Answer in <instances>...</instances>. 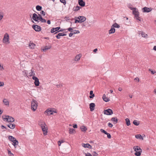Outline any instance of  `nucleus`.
I'll return each instance as SVG.
<instances>
[{
  "label": "nucleus",
  "mask_w": 156,
  "mask_h": 156,
  "mask_svg": "<svg viewBox=\"0 0 156 156\" xmlns=\"http://www.w3.org/2000/svg\"><path fill=\"white\" fill-rule=\"evenodd\" d=\"M93 156H98V154L96 151H94L93 152Z\"/></svg>",
  "instance_id": "45"
},
{
  "label": "nucleus",
  "mask_w": 156,
  "mask_h": 156,
  "mask_svg": "<svg viewBox=\"0 0 156 156\" xmlns=\"http://www.w3.org/2000/svg\"><path fill=\"white\" fill-rule=\"evenodd\" d=\"M100 131L101 132L104 133L105 134L107 132L106 131H105V130H104V129H100Z\"/></svg>",
  "instance_id": "46"
},
{
  "label": "nucleus",
  "mask_w": 156,
  "mask_h": 156,
  "mask_svg": "<svg viewBox=\"0 0 156 156\" xmlns=\"http://www.w3.org/2000/svg\"><path fill=\"white\" fill-rule=\"evenodd\" d=\"M77 18L80 21V23L85 21L86 19L85 17L81 16H79Z\"/></svg>",
  "instance_id": "11"
},
{
  "label": "nucleus",
  "mask_w": 156,
  "mask_h": 156,
  "mask_svg": "<svg viewBox=\"0 0 156 156\" xmlns=\"http://www.w3.org/2000/svg\"><path fill=\"white\" fill-rule=\"evenodd\" d=\"M78 4L81 7H84L85 6V3L83 0H79Z\"/></svg>",
  "instance_id": "16"
},
{
  "label": "nucleus",
  "mask_w": 156,
  "mask_h": 156,
  "mask_svg": "<svg viewBox=\"0 0 156 156\" xmlns=\"http://www.w3.org/2000/svg\"><path fill=\"white\" fill-rule=\"evenodd\" d=\"M66 34L63 33H58V35H60V36H66Z\"/></svg>",
  "instance_id": "44"
},
{
  "label": "nucleus",
  "mask_w": 156,
  "mask_h": 156,
  "mask_svg": "<svg viewBox=\"0 0 156 156\" xmlns=\"http://www.w3.org/2000/svg\"><path fill=\"white\" fill-rule=\"evenodd\" d=\"M80 128L82 131L85 132L87 130V128L84 126H81Z\"/></svg>",
  "instance_id": "28"
},
{
  "label": "nucleus",
  "mask_w": 156,
  "mask_h": 156,
  "mask_svg": "<svg viewBox=\"0 0 156 156\" xmlns=\"http://www.w3.org/2000/svg\"><path fill=\"white\" fill-rule=\"evenodd\" d=\"M53 113H56L57 112L53 110L52 108H49L47 109L44 112V113H47V115H50L53 114Z\"/></svg>",
  "instance_id": "5"
},
{
  "label": "nucleus",
  "mask_w": 156,
  "mask_h": 156,
  "mask_svg": "<svg viewBox=\"0 0 156 156\" xmlns=\"http://www.w3.org/2000/svg\"><path fill=\"white\" fill-rule=\"evenodd\" d=\"M12 142L13 143L12 145L14 146L15 148L16 147V145H18L19 144L18 141L16 139L12 140Z\"/></svg>",
  "instance_id": "14"
},
{
  "label": "nucleus",
  "mask_w": 156,
  "mask_h": 156,
  "mask_svg": "<svg viewBox=\"0 0 156 156\" xmlns=\"http://www.w3.org/2000/svg\"><path fill=\"white\" fill-rule=\"evenodd\" d=\"M75 23H80V21L79 20H78L77 19H75Z\"/></svg>",
  "instance_id": "56"
},
{
  "label": "nucleus",
  "mask_w": 156,
  "mask_h": 156,
  "mask_svg": "<svg viewBox=\"0 0 156 156\" xmlns=\"http://www.w3.org/2000/svg\"><path fill=\"white\" fill-rule=\"evenodd\" d=\"M134 15V18L136 19V18L139 17V12H137V13H136V14H135Z\"/></svg>",
  "instance_id": "40"
},
{
  "label": "nucleus",
  "mask_w": 156,
  "mask_h": 156,
  "mask_svg": "<svg viewBox=\"0 0 156 156\" xmlns=\"http://www.w3.org/2000/svg\"><path fill=\"white\" fill-rule=\"evenodd\" d=\"M105 134L107 135V137L108 139H110L111 138V134L107 132Z\"/></svg>",
  "instance_id": "43"
},
{
  "label": "nucleus",
  "mask_w": 156,
  "mask_h": 156,
  "mask_svg": "<svg viewBox=\"0 0 156 156\" xmlns=\"http://www.w3.org/2000/svg\"><path fill=\"white\" fill-rule=\"evenodd\" d=\"M111 120L113 122L114 124H116L118 122V120L116 117H112L111 119Z\"/></svg>",
  "instance_id": "19"
},
{
  "label": "nucleus",
  "mask_w": 156,
  "mask_h": 156,
  "mask_svg": "<svg viewBox=\"0 0 156 156\" xmlns=\"http://www.w3.org/2000/svg\"><path fill=\"white\" fill-rule=\"evenodd\" d=\"M81 8V7L80 6H76L75 7V9H74V11H77L79 10Z\"/></svg>",
  "instance_id": "38"
},
{
  "label": "nucleus",
  "mask_w": 156,
  "mask_h": 156,
  "mask_svg": "<svg viewBox=\"0 0 156 156\" xmlns=\"http://www.w3.org/2000/svg\"><path fill=\"white\" fill-rule=\"evenodd\" d=\"M2 118L4 121H7L8 122H12L15 120L13 117L9 115L2 116Z\"/></svg>",
  "instance_id": "2"
},
{
  "label": "nucleus",
  "mask_w": 156,
  "mask_h": 156,
  "mask_svg": "<svg viewBox=\"0 0 156 156\" xmlns=\"http://www.w3.org/2000/svg\"><path fill=\"white\" fill-rule=\"evenodd\" d=\"M149 70L151 72V74H154L156 72L155 71H152L151 69H149Z\"/></svg>",
  "instance_id": "53"
},
{
  "label": "nucleus",
  "mask_w": 156,
  "mask_h": 156,
  "mask_svg": "<svg viewBox=\"0 0 156 156\" xmlns=\"http://www.w3.org/2000/svg\"><path fill=\"white\" fill-rule=\"evenodd\" d=\"M6 125L8 127L12 129H14L16 126V125L14 124L11 123L7 124Z\"/></svg>",
  "instance_id": "17"
},
{
  "label": "nucleus",
  "mask_w": 156,
  "mask_h": 156,
  "mask_svg": "<svg viewBox=\"0 0 156 156\" xmlns=\"http://www.w3.org/2000/svg\"><path fill=\"white\" fill-rule=\"evenodd\" d=\"M83 153L85 154V156H92L91 154L87 152V153H85L84 152H83Z\"/></svg>",
  "instance_id": "39"
},
{
  "label": "nucleus",
  "mask_w": 156,
  "mask_h": 156,
  "mask_svg": "<svg viewBox=\"0 0 156 156\" xmlns=\"http://www.w3.org/2000/svg\"><path fill=\"white\" fill-rule=\"evenodd\" d=\"M47 23L48 24H51V20H47Z\"/></svg>",
  "instance_id": "63"
},
{
  "label": "nucleus",
  "mask_w": 156,
  "mask_h": 156,
  "mask_svg": "<svg viewBox=\"0 0 156 156\" xmlns=\"http://www.w3.org/2000/svg\"><path fill=\"white\" fill-rule=\"evenodd\" d=\"M42 7L41 6L37 5L36 6V9L38 11H40L41 10Z\"/></svg>",
  "instance_id": "34"
},
{
  "label": "nucleus",
  "mask_w": 156,
  "mask_h": 156,
  "mask_svg": "<svg viewBox=\"0 0 156 156\" xmlns=\"http://www.w3.org/2000/svg\"><path fill=\"white\" fill-rule=\"evenodd\" d=\"M9 36L7 33H6L4 35L3 39V42L6 44L10 43V41L9 40Z\"/></svg>",
  "instance_id": "4"
},
{
  "label": "nucleus",
  "mask_w": 156,
  "mask_h": 156,
  "mask_svg": "<svg viewBox=\"0 0 156 156\" xmlns=\"http://www.w3.org/2000/svg\"><path fill=\"white\" fill-rule=\"evenodd\" d=\"M38 15V17H39V18L40 19V20L41 18H42V17L41 15V14H38V15Z\"/></svg>",
  "instance_id": "57"
},
{
  "label": "nucleus",
  "mask_w": 156,
  "mask_h": 156,
  "mask_svg": "<svg viewBox=\"0 0 156 156\" xmlns=\"http://www.w3.org/2000/svg\"><path fill=\"white\" fill-rule=\"evenodd\" d=\"M151 9L150 8H148L146 7H144L142 9L143 12H149L151 11Z\"/></svg>",
  "instance_id": "9"
},
{
  "label": "nucleus",
  "mask_w": 156,
  "mask_h": 156,
  "mask_svg": "<svg viewBox=\"0 0 156 156\" xmlns=\"http://www.w3.org/2000/svg\"><path fill=\"white\" fill-rule=\"evenodd\" d=\"M39 125L41 127L43 134L44 135L47 134L48 128L44 122H42L39 123Z\"/></svg>",
  "instance_id": "1"
},
{
  "label": "nucleus",
  "mask_w": 156,
  "mask_h": 156,
  "mask_svg": "<svg viewBox=\"0 0 156 156\" xmlns=\"http://www.w3.org/2000/svg\"><path fill=\"white\" fill-rule=\"evenodd\" d=\"M41 12H40V13L41 14H42L43 16H45V13L44 12L43 10H41Z\"/></svg>",
  "instance_id": "51"
},
{
  "label": "nucleus",
  "mask_w": 156,
  "mask_h": 156,
  "mask_svg": "<svg viewBox=\"0 0 156 156\" xmlns=\"http://www.w3.org/2000/svg\"><path fill=\"white\" fill-rule=\"evenodd\" d=\"M3 101L5 105H9V102L7 99L5 98L4 99Z\"/></svg>",
  "instance_id": "26"
},
{
  "label": "nucleus",
  "mask_w": 156,
  "mask_h": 156,
  "mask_svg": "<svg viewBox=\"0 0 156 156\" xmlns=\"http://www.w3.org/2000/svg\"><path fill=\"white\" fill-rule=\"evenodd\" d=\"M29 46L31 48L33 49L34 48V47L35 46V44L33 43H30L29 44Z\"/></svg>",
  "instance_id": "36"
},
{
  "label": "nucleus",
  "mask_w": 156,
  "mask_h": 156,
  "mask_svg": "<svg viewBox=\"0 0 156 156\" xmlns=\"http://www.w3.org/2000/svg\"><path fill=\"white\" fill-rule=\"evenodd\" d=\"M102 98L103 100L106 102H108L110 101V99L106 97V95L105 94L103 95Z\"/></svg>",
  "instance_id": "20"
},
{
  "label": "nucleus",
  "mask_w": 156,
  "mask_h": 156,
  "mask_svg": "<svg viewBox=\"0 0 156 156\" xmlns=\"http://www.w3.org/2000/svg\"><path fill=\"white\" fill-rule=\"evenodd\" d=\"M131 10H133V14L134 15L135 14H136L138 12L137 9L136 8H133V9H131Z\"/></svg>",
  "instance_id": "25"
},
{
  "label": "nucleus",
  "mask_w": 156,
  "mask_h": 156,
  "mask_svg": "<svg viewBox=\"0 0 156 156\" xmlns=\"http://www.w3.org/2000/svg\"><path fill=\"white\" fill-rule=\"evenodd\" d=\"M60 29V27H58L55 28H52L51 30V33H53L57 31H58Z\"/></svg>",
  "instance_id": "13"
},
{
  "label": "nucleus",
  "mask_w": 156,
  "mask_h": 156,
  "mask_svg": "<svg viewBox=\"0 0 156 156\" xmlns=\"http://www.w3.org/2000/svg\"><path fill=\"white\" fill-rule=\"evenodd\" d=\"M70 32H72L73 31V28L72 27H69L67 29Z\"/></svg>",
  "instance_id": "49"
},
{
  "label": "nucleus",
  "mask_w": 156,
  "mask_h": 156,
  "mask_svg": "<svg viewBox=\"0 0 156 156\" xmlns=\"http://www.w3.org/2000/svg\"><path fill=\"white\" fill-rule=\"evenodd\" d=\"M133 123L135 126H137L140 124V122L137 120H134L133 121Z\"/></svg>",
  "instance_id": "31"
},
{
  "label": "nucleus",
  "mask_w": 156,
  "mask_h": 156,
  "mask_svg": "<svg viewBox=\"0 0 156 156\" xmlns=\"http://www.w3.org/2000/svg\"><path fill=\"white\" fill-rule=\"evenodd\" d=\"M56 37V38L58 39H59L60 38V35H58V34L57 35H56L55 36Z\"/></svg>",
  "instance_id": "60"
},
{
  "label": "nucleus",
  "mask_w": 156,
  "mask_h": 156,
  "mask_svg": "<svg viewBox=\"0 0 156 156\" xmlns=\"http://www.w3.org/2000/svg\"><path fill=\"white\" fill-rule=\"evenodd\" d=\"M73 34V33H72L71 32L69 34V37H71L72 35H73V34Z\"/></svg>",
  "instance_id": "61"
},
{
  "label": "nucleus",
  "mask_w": 156,
  "mask_h": 156,
  "mask_svg": "<svg viewBox=\"0 0 156 156\" xmlns=\"http://www.w3.org/2000/svg\"><path fill=\"white\" fill-rule=\"evenodd\" d=\"M73 34H79L80 33V31L79 30H74L73 31Z\"/></svg>",
  "instance_id": "41"
},
{
  "label": "nucleus",
  "mask_w": 156,
  "mask_h": 156,
  "mask_svg": "<svg viewBox=\"0 0 156 156\" xmlns=\"http://www.w3.org/2000/svg\"><path fill=\"white\" fill-rule=\"evenodd\" d=\"M82 146L84 148H88L89 149H91L92 146L88 143L86 144H82Z\"/></svg>",
  "instance_id": "15"
},
{
  "label": "nucleus",
  "mask_w": 156,
  "mask_h": 156,
  "mask_svg": "<svg viewBox=\"0 0 156 156\" xmlns=\"http://www.w3.org/2000/svg\"><path fill=\"white\" fill-rule=\"evenodd\" d=\"M136 20H138L139 21H141V18L140 17H139L136 19Z\"/></svg>",
  "instance_id": "64"
},
{
  "label": "nucleus",
  "mask_w": 156,
  "mask_h": 156,
  "mask_svg": "<svg viewBox=\"0 0 156 156\" xmlns=\"http://www.w3.org/2000/svg\"><path fill=\"white\" fill-rule=\"evenodd\" d=\"M40 21L42 23H46V20L43 18L40 20Z\"/></svg>",
  "instance_id": "42"
},
{
  "label": "nucleus",
  "mask_w": 156,
  "mask_h": 156,
  "mask_svg": "<svg viewBox=\"0 0 156 156\" xmlns=\"http://www.w3.org/2000/svg\"><path fill=\"white\" fill-rule=\"evenodd\" d=\"M32 19L34 20L36 22H38V20H40V19L38 17V15L35 13L33 14Z\"/></svg>",
  "instance_id": "10"
},
{
  "label": "nucleus",
  "mask_w": 156,
  "mask_h": 156,
  "mask_svg": "<svg viewBox=\"0 0 156 156\" xmlns=\"http://www.w3.org/2000/svg\"><path fill=\"white\" fill-rule=\"evenodd\" d=\"M65 19H66V21H68L69 20H70V19L69 17L66 16L65 17Z\"/></svg>",
  "instance_id": "52"
},
{
  "label": "nucleus",
  "mask_w": 156,
  "mask_h": 156,
  "mask_svg": "<svg viewBox=\"0 0 156 156\" xmlns=\"http://www.w3.org/2000/svg\"><path fill=\"white\" fill-rule=\"evenodd\" d=\"M112 27L114 28H119L120 27V26L118 23H114L112 25Z\"/></svg>",
  "instance_id": "30"
},
{
  "label": "nucleus",
  "mask_w": 156,
  "mask_h": 156,
  "mask_svg": "<svg viewBox=\"0 0 156 156\" xmlns=\"http://www.w3.org/2000/svg\"><path fill=\"white\" fill-rule=\"evenodd\" d=\"M135 137L137 139L143 140L142 136L140 134H137L135 135Z\"/></svg>",
  "instance_id": "32"
},
{
  "label": "nucleus",
  "mask_w": 156,
  "mask_h": 156,
  "mask_svg": "<svg viewBox=\"0 0 156 156\" xmlns=\"http://www.w3.org/2000/svg\"><path fill=\"white\" fill-rule=\"evenodd\" d=\"M89 105L90 111L91 112L93 111L95 109V104L93 103H91Z\"/></svg>",
  "instance_id": "12"
},
{
  "label": "nucleus",
  "mask_w": 156,
  "mask_h": 156,
  "mask_svg": "<svg viewBox=\"0 0 156 156\" xmlns=\"http://www.w3.org/2000/svg\"><path fill=\"white\" fill-rule=\"evenodd\" d=\"M90 95L89 96L90 98H93L94 97V94L93 93V91L92 90H90Z\"/></svg>",
  "instance_id": "27"
},
{
  "label": "nucleus",
  "mask_w": 156,
  "mask_h": 156,
  "mask_svg": "<svg viewBox=\"0 0 156 156\" xmlns=\"http://www.w3.org/2000/svg\"><path fill=\"white\" fill-rule=\"evenodd\" d=\"M141 34L143 37H146L147 36V35L144 32L141 31Z\"/></svg>",
  "instance_id": "37"
},
{
  "label": "nucleus",
  "mask_w": 156,
  "mask_h": 156,
  "mask_svg": "<svg viewBox=\"0 0 156 156\" xmlns=\"http://www.w3.org/2000/svg\"><path fill=\"white\" fill-rule=\"evenodd\" d=\"M32 28L33 29L37 32H39L41 31V27L37 25H32Z\"/></svg>",
  "instance_id": "8"
},
{
  "label": "nucleus",
  "mask_w": 156,
  "mask_h": 156,
  "mask_svg": "<svg viewBox=\"0 0 156 156\" xmlns=\"http://www.w3.org/2000/svg\"><path fill=\"white\" fill-rule=\"evenodd\" d=\"M73 127L74 128H76L77 127V125L76 124H73Z\"/></svg>",
  "instance_id": "55"
},
{
  "label": "nucleus",
  "mask_w": 156,
  "mask_h": 156,
  "mask_svg": "<svg viewBox=\"0 0 156 156\" xmlns=\"http://www.w3.org/2000/svg\"><path fill=\"white\" fill-rule=\"evenodd\" d=\"M37 102L35 100H34L31 102V108L34 111H35L37 106Z\"/></svg>",
  "instance_id": "3"
},
{
  "label": "nucleus",
  "mask_w": 156,
  "mask_h": 156,
  "mask_svg": "<svg viewBox=\"0 0 156 156\" xmlns=\"http://www.w3.org/2000/svg\"><path fill=\"white\" fill-rule=\"evenodd\" d=\"M51 46H50L48 47L47 46H46L43 49H42V48L41 49L44 52H45L47 50H48L50 49L51 48Z\"/></svg>",
  "instance_id": "22"
},
{
  "label": "nucleus",
  "mask_w": 156,
  "mask_h": 156,
  "mask_svg": "<svg viewBox=\"0 0 156 156\" xmlns=\"http://www.w3.org/2000/svg\"><path fill=\"white\" fill-rule=\"evenodd\" d=\"M56 86L57 88H58L59 87H62V83L60 84H57L56 85Z\"/></svg>",
  "instance_id": "48"
},
{
  "label": "nucleus",
  "mask_w": 156,
  "mask_h": 156,
  "mask_svg": "<svg viewBox=\"0 0 156 156\" xmlns=\"http://www.w3.org/2000/svg\"><path fill=\"white\" fill-rule=\"evenodd\" d=\"M60 2L63 3L64 5L66 4V1L65 0H60Z\"/></svg>",
  "instance_id": "50"
},
{
  "label": "nucleus",
  "mask_w": 156,
  "mask_h": 156,
  "mask_svg": "<svg viewBox=\"0 0 156 156\" xmlns=\"http://www.w3.org/2000/svg\"><path fill=\"white\" fill-rule=\"evenodd\" d=\"M32 79L34 80V83L36 86H38L39 85L40 83L39 79L36 77L33 76L32 78Z\"/></svg>",
  "instance_id": "7"
},
{
  "label": "nucleus",
  "mask_w": 156,
  "mask_h": 156,
  "mask_svg": "<svg viewBox=\"0 0 156 156\" xmlns=\"http://www.w3.org/2000/svg\"><path fill=\"white\" fill-rule=\"evenodd\" d=\"M1 128L2 129H3L4 128H5L6 129H7V128L5 127V126H4L3 125H2L1 126Z\"/></svg>",
  "instance_id": "62"
},
{
  "label": "nucleus",
  "mask_w": 156,
  "mask_h": 156,
  "mask_svg": "<svg viewBox=\"0 0 156 156\" xmlns=\"http://www.w3.org/2000/svg\"><path fill=\"white\" fill-rule=\"evenodd\" d=\"M4 85V83L3 82H0V87H2Z\"/></svg>",
  "instance_id": "58"
},
{
  "label": "nucleus",
  "mask_w": 156,
  "mask_h": 156,
  "mask_svg": "<svg viewBox=\"0 0 156 156\" xmlns=\"http://www.w3.org/2000/svg\"><path fill=\"white\" fill-rule=\"evenodd\" d=\"M133 149H134L135 151H140L142 150L140 148V147L138 146H134L133 147Z\"/></svg>",
  "instance_id": "23"
},
{
  "label": "nucleus",
  "mask_w": 156,
  "mask_h": 156,
  "mask_svg": "<svg viewBox=\"0 0 156 156\" xmlns=\"http://www.w3.org/2000/svg\"><path fill=\"white\" fill-rule=\"evenodd\" d=\"M81 56V55H80V54L77 55L75 57V60L78 61L79 60Z\"/></svg>",
  "instance_id": "35"
},
{
  "label": "nucleus",
  "mask_w": 156,
  "mask_h": 156,
  "mask_svg": "<svg viewBox=\"0 0 156 156\" xmlns=\"http://www.w3.org/2000/svg\"><path fill=\"white\" fill-rule=\"evenodd\" d=\"M115 29L112 26L111 29L109 30V34H113L115 32Z\"/></svg>",
  "instance_id": "21"
},
{
  "label": "nucleus",
  "mask_w": 156,
  "mask_h": 156,
  "mask_svg": "<svg viewBox=\"0 0 156 156\" xmlns=\"http://www.w3.org/2000/svg\"><path fill=\"white\" fill-rule=\"evenodd\" d=\"M108 126L109 127L112 128L113 126V125L111 123L109 122L108 123Z\"/></svg>",
  "instance_id": "47"
},
{
  "label": "nucleus",
  "mask_w": 156,
  "mask_h": 156,
  "mask_svg": "<svg viewBox=\"0 0 156 156\" xmlns=\"http://www.w3.org/2000/svg\"><path fill=\"white\" fill-rule=\"evenodd\" d=\"M125 121H126V124L127 126H129V125H130V121L128 118H126L125 119Z\"/></svg>",
  "instance_id": "29"
},
{
  "label": "nucleus",
  "mask_w": 156,
  "mask_h": 156,
  "mask_svg": "<svg viewBox=\"0 0 156 156\" xmlns=\"http://www.w3.org/2000/svg\"><path fill=\"white\" fill-rule=\"evenodd\" d=\"M134 80H136L138 82H139V78H138L137 77L135 78Z\"/></svg>",
  "instance_id": "59"
},
{
  "label": "nucleus",
  "mask_w": 156,
  "mask_h": 156,
  "mask_svg": "<svg viewBox=\"0 0 156 156\" xmlns=\"http://www.w3.org/2000/svg\"><path fill=\"white\" fill-rule=\"evenodd\" d=\"M104 113L107 115H111L113 114V112L112 110L108 108L104 110Z\"/></svg>",
  "instance_id": "6"
},
{
  "label": "nucleus",
  "mask_w": 156,
  "mask_h": 156,
  "mask_svg": "<svg viewBox=\"0 0 156 156\" xmlns=\"http://www.w3.org/2000/svg\"><path fill=\"white\" fill-rule=\"evenodd\" d=\"M31 74L30 75V76H32L33 75V76H34L35 75V74L32 71V70H31Z\"/></svg>",
  "instance_id": "54"
},
{
  "label": "nucleus",
  "mask_w": 156,
  "mask_h": 156,
  "mask_svg": "<svg viewBox=\"0 0 156 156\" xmlns=\"http://www.w3.org/2000/svg\"><path fill=\"white\" fill-rule=\"evenodd\" d=\"M135 152H135L134 153L135 155L136 156H140L141 154V153L142 152V150H141V151H136Z\"/></svg>",
  "instance_id": "24"
},
{
  "label": "nucleus",
  "mask_w": 156,
  "mask_h": 156,
  "mask_svg": "<svg viewBox=\"0 0 156 156\" xmlns=\"http://www.w3.org/2000/svg\"><path fill=\"white\" fill-rule=\"evenodd\" d=\"M8 139L10 141L12 142V140L15 139L16 138L12 136H8Z\"/></svg>",
  "instance_id": "33"
},
{
  "label": "nucleus",
  "mask_w": 156,
  "mask_h": 156,
  "mask_svg": "<svg viewBox=\"0 0 156 156\" xmlns=\"http://www.w3.org/2000/svg\"><path fill=\"white\" fill-rule=\"evenodd\" d=\"M69 134H74L76 133V131L74 129L69 128Z\"/></svg>",
  "instance_id": "18"
}]
</instances>
